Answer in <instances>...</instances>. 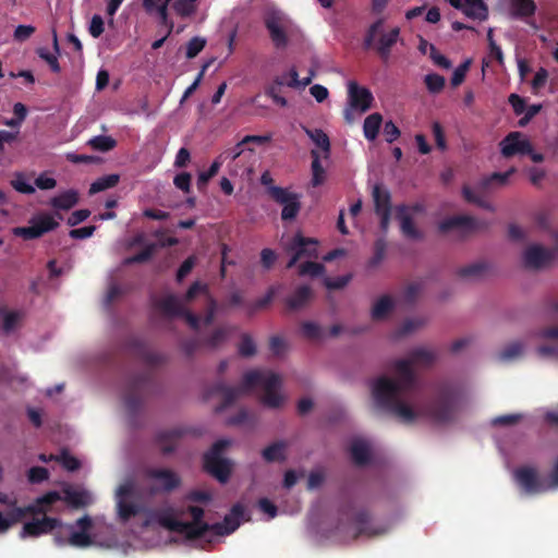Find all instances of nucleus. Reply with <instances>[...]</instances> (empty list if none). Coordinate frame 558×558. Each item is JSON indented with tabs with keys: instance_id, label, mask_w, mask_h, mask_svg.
<instances>
[{
	"instance_id": "f257e3e1",
	"label": "nucleus",
	"mask_w": 558,
	"mask_h": 558,
	"mask_svg": "<svg viewBox=\"0 0 558 558\" xmlns=\"http://www.w3.org/2000/svg\"><path fill=\"white\" fill-rule=\"evenodd\" d=\"M435 359L432 351L415 349L410 353L409 359L395 361L397 378L383 375L372 383L375 405L405 424L414 423L418 416H425L440 425L453 422L460 411L462 396L460 389L451 383L435 385L434 397L428 402L416 408L410 403L413 400L412 395L418 389L413 365L429 366Z\"/></svg>"
},
{
	"instance_id": "f03ea898",
	"label": "nucleus",
	"mask_w": 558,
	"mask_h": 558,
	"mask_svg": "<svg viewBox=\"0 0 558 558\" xmlns=\"http://www.w3.org/2000/svg\"><path fill=\"white\" fill-rule=\"evenodd\" d=\"M262 387L264 393L260 401L264 405L277 409L283 402L282 395L278 391L281 387V377L270 371L253 369L243 375L240 386H228L218 381L210 388L211 395H220L222 402L216 407V412H222L231 407L241 396L248 393L253 388Z\"/></svg>"
},
{
	"instance_id": "7ed1b4c3",
	"label": "nucleus",
	"mask_w": 558,
	"mask_h": 558,
	"mask_svg": "<svg viewBox=\"0 0 558 558\" xmlns=\"http://www.w3.org/2000/svg\"><path fill=\"white\" fill-rule=\"evenodd\" d=\"M186 511L192 517L191 522L178 520L172 508L161 510L157 514L158 523L171 531L184 535L190 541L199 539L210 533L211 524L203 521L204 509L198 506H187Z\"/></svg>"
},
{
	"instance_id": "20e7f679",
	"label": "nucleus",
	"mask_w": 558,
	"mask_h": 558,
	"mask_svg": "<svg viewBox=\"0 0 558 558\" xmlns=\"http://www.w3.org/2000/svg\"><path fill=\"white\" fill-rule=\"evenodd\" d=\"M155 391L156 383L154 374L150 371H145L132 376L128 380L124 392V404L132 420L140 413L144 400L154 395Z\"/></svg>"
},
{
	"instance_id": "39448f33",
	"label": "nucleus",
	"mask_w": 558,
	"mask_h": 558,
	"mask_svg": "<svg viewBox=\"0 0 558 558\" xmlns=\"http://www.w3.org/2000/svg\"><path fill=\"white\" fill-rule=\"evenodd\" d=\"M230 444L228 439L217 440L203 458L204 470L222 484L229 481L232 472L231 461L222 457Z\"/></svg>"
},
{
	"instance_id": "423d86ee",
	"label": "nucleus",
	"mask_w": 558,
	"mask_h": 558,
	"mask_svg": "<svg viewBox=\"0 0 558 558\" xmlns=\"http://www.w3.org/2000/svg\"><path fill=\"white\" fill-rule=\"evenodd\" d=\"M383 25L384 20L379 19L368 27L363 40V46L365 49L374 47L380 59L386 62L390 57L391 48L399 39L400 28L393 27L388 33H381L377 43H375V38L379 34Z\"/></svg>"
},
{
	"instance_id": "0eeeda50",
	"label": "nucleus",
	"mask_w": 558,
	"mask_h": 558,
	"mask_svg": "<svg viewBox=\"0 0 558 558\" xmlns=\"http://www.w3.org/2000/svg\"><path fill=\"white\" fill-rule=\"evenodd\" d=\"M513 480L520 490L525 495H538L546 493L551 487L550 480L546 482L535 466L523 465L513 471Z\"/></svg>"
},
{
	"instance_id": "6e6552de",
	"label": "nucleus",
	"mask_w": 558,
	"mask_h": 558,
	"mask_svg": "<svg viewBox=\"0 0 558 558\" xmlns=\"http://www.w3.org/2000/svg\"><path fill=\"white\" fill-rule=\"evenodd\" d=\"M144 474L151 482V494H169L182 483L180 475L170 469L148 468Z\"/></svg>"
},
{
	"instance_id": "1a4fd4ad",
	"label": "nucleus",
	"mask_w": 558,
	"mask_h": 558,
	"mask_svg": "<svg viewBox=\"0 0 558 558\" xmlns=\"http://www.w3.org/2000/svg\"><path fill=\"white\" fill-rule=\"evenodd\" d=\"M268 195L274 202L282 206L281 219L292 221L301 210V196L289 189L281 186H270Z\"/></svg>"
},
{
	"instance_id": "9d476101",
	"label": "nucleus",
	"mask_w": 558,
	"mask_h": 558,
	"mask_svg": "<svg viewBox=\"0 0 558 558\" xmlns=\"http://www.w3.org/2000/svg\"><path fill=\"white\" fill-rule=\"evenodd\" d=\"M553 238L555 242L553 248L531 245L525 250L523 256L525 267L539 269L548 266L558 256V232H555Z\"/></svg>"
},
{
	"instance_id": "9b49d317",
	"label": "nucleus",
	"mask_w": 558,
	"mask_h": 558,
	"mask_svg": "<svg viewBox=\"0 0 558 558\" xmlns=\"http://www.w3.org/2000/svg\"><path fill=\"white\" fill-rule=\"evenodd\" d=\"M487 222L477 220L471 216H452L442 220L438 229L442 233H447L452 230L460 232L461 236H468L477 231L487 228Z\"/></svg>"
},
{
	"instance_id": "f8f14e48",
	"label": "nucleus",
	"mask_w": 558,
	"mask_h": 558,
	"mask_svg": "<svg viewBox=\"0 0 558 558\" xmlns=\"http://www.w3.org/2000/svg\"><path fill=\"white\" fill-rule=\"evenodd\" d=\"M59 222L50 215L43 214L32 220L28 227H17L14 229V234L23 238L24 240L38 239L45 233L57 229Z\"/></svg>"
},
{
	"instance_id": "ddd939ff",
	"label": "nucleus",
	"mask_w": 558,
	"mask_h": 558,
	"mask_svg": "<svg viewBox=\"0 0 558 558\" xmlns=\"http://www.w3.org/2000/svg\"><path fill=\"white\" fill-rule=\"evenodd\" d=\"M317 245L318 242L311 238H304L298 233L293 236L288 252L292 254L290 260L287 264V268H292L295 264L304 257H317Z\"/></svg>"
},
{
	"instance_id": "4468645a",
	"label": "nucleus",
	"mask_w": 558,
	"mask_h": 558,
	"mask_svg": "<svg viewBox=\"0 0 558 558\" xmlns=\"http://www.w3.org/2000/svg\"><path fill=\"white\" fill-rule=\"evenodd\" d=\"M500 153L505 158L532 153V143L521 132H510L500 143Z\"/></svg>"
},
{
	"instance_id": "2eb2a0df",
	"label": "nucleus",
	"mask_w": 558,
	"mask_h": 558,
	"mask_svg": "<svg viewBox=\"0 0 558 558\" xmlns=\"http://www.w3.org/2000/svg\"><path fill=\"white\" fill-rule=\"evenodd\" d=\"M61 525L62 522L57 518L45 515L41 519H33L32 521L24 523L20 532V538L24 539L27 537H38L40 535L49 534Z\"/></svg>"
},
{
	"instance_id": "dca6fc26",
	"label": "nucleus",
	"mask_w": 558,
	"mask_h": 558,
	"mask_svg": "<svg viewBox=\"0 0 558 558\" xmlns=\"http://www.w3.org/2000/svg\"><path fill=\"white\" fill-rule=\"evenodd\" d=\"M348 98L351 109L366 112L372 108L373 94L366 87L360 86L355 81L348 83Z\"/></svg>"
},
{
	"instance_id": "f3484780",
	"label": "nucleus",
	"mask_w": 558,
	"mask_h": 558,
	"mask_svg": "<svg viewBox=\"0 0 558 558\" xmlns=\"http://www.w3.org/2000/svg\"><path fill=\"white\" fill-rule=\"evenodd\" d=\"M244 515V507L241 504L232 506L230 512L225 515L222 522L211 524V531L216 536H225L233 533L241 523V519Z\"/></svg>"
},
{
	"instance_id": "a211bd4d",
	"label": "nucleus",
	"mask_w": 558,
	"mask_h": 558,
	"mask_svg": "<svg viewBox=\"0 0 558 558\" xmlns=\"http://www.w3.org/2000/svg\"><path fill=\"white\" fill-rule=\"evenodd\" d=\"M133 494V485L131 483L122 484L117 492L118 495V514L121 521L126 522L131 518L137 515L141 512V507L134 502H129L124 499Z\"/></svg>"
},
{
	"instance_id": "6ab92c4d",
	"label": "nucleus",
	"mask_w": 558,
	"mask_h": 558,
	"mask_svg": "<svg viewBox=\"0 0 558 558\" xmlns=\"http://www.w3.org/2000/svg\"><path fill=\"white\" fill-rule=\"evenodd\" d=\"M128 347L138 359L149 366H157L166 361L162 354L150 351L145 342L138 338L130 339Z\"/></svg>"
},
{
	"instance_id": "aec40b11",
	"label": "nucleus",
	"mask_w": 558,
	"mask_h": 558,
	"mask_svg": "<svg viewBox=\"0 0 558 558\" xmlns=\"http://www.w3.org/2000/svg\"><path fill=\"white\" fill-rule=\"evenodd\" d=\"M356 533L354 537H373L385 533V529L374 527L371 521V513L367 510H361L354 515Z\"/></svg>"
},
{
	"instance_id": "412c9836",
	"label": "nucleus",
	"mask_w": 558,
	"mask_h": 558,
	"mask_svg": "<svg viewBox=\"0 0 558 558\" xmlns=\"http://www.w3.org/2000/svg\"><path fill=\"white\" fill-rule=\"evenodd\" d=\"M407 205L397 207V219L400 221V228L404 236L412 240L423 239V233L415 227L412 217L408 214Z\"/></svg>"
},
{
	"instance_id": "4be33fe9",
	"label": "nucleus",
	"mask_w": 558,
	"mask_h": 558,
	"mask_svg": "<svg viewBox=\"0 0 558 558\" xmlns=\"http://www.w3.org/2000/svg\"><path fill=\"white\" fill-rule=\"evenodd\" d=\"M182 435L183 432L180 428L161 430L156 435V442L163 454H170L175 450L177 444Z\"/></svg>"
},
{
	"instance_id": "5701e85b",
	"label": "nucleus",
	"mask_w": 558,
	"mask_h": 558,
	"mask_svg": "<svg viewBox=\"0 0 558 558\" xmlns=\"http://www.w3.org/2000/svg\"><path fill=\"white\" fill-rule=\"evenodd\" d=\"M313 298V290L308 286H301L286 299V305L290 311H298L308 304Z\"/></svg>"
},
{
	"instance_id": "b1692460",
	"label": "nucleus",
	"mask_w": 558,
	"mask_h": 558,
	"mask_svg": "<svg viewBox=\"0 0 558 558\" xmlns=\"http://www.w3.org/2000/svg\"><path fill=\"white\" fill-rule=\"evenodd\" d=\"M461 10L468 17L484 21L488 17V8L484 0H462Z\"/></svg>"
},
{
	"instance_id": "393cba45",
	"label": "nucleus",
	"mask_w": 558,
	"mask_h": 558,
	"mask_svg": "<svg viewBox=\"0 0 558 558\" xmlns=\"http://www.w3.org/2000/svg\"><path fill=\"white\" fill-rule=\"evenodd\" d=\"M287 448L288 444L286 441H275L262 450V457L267 463L283 462L287 459Z\"/></svg>"
},
{
	"instance_id": "a878e982",
	"label": "nucleus",
	"mask_w": 558,
	"mask_h": 558,
	"mask_svg": "<svg viewBox=\"0 0 558 558\" xmlns=\"http://www.w3.org/2000/svg\"><path fill=\"white\" fill-rule=\"evenodd\" d=\"M372 195L376 214L391 211V195L387 189L380 184H375Z\"/></svg>"
},
{
	"instance_id": "bb28decb",
	"label": "nucleus",
	"mask_w": 558,
	"mask_h": 558,
	"mask_svg": "<svg viewBox=\"0 0 558 558\" xmlns=\"http://www.w3.org/2000/svg\"><path fill=\"white\" fill-rule=\"evenodd\" d=\"M509 11L513 19H526L535 14L536 4L533 0H511Z\"/></svg>"
},
{
	"instance_id": "cd10ccee",
	"label": "nucleus",
	"mask_w": 558,
	"mask_h": 558,
	"mask_svg": "<svg viewBox=\"0 0 558 558\" xmlns=\"http://www.w3.org/2000/svg\"><path fill=\"white\" fill-rule=\"evenodd\" d=\"M156 306L169 317H179L184 310V306L174 294L166 295L156 303Z\"/></svg>"
},
{
	"instance_id": "c85d7f7f",
	"label": "nucleus",
	"mask_w": 558,
	"mask_h": 558,
	"mask_svg": "<svg viewBox=\"0 0 558 558\" xmlns=\"http://www.w3.org/2000/svg\"><path fill=\"white\" fill-rule=\"evenodd\" d=\"M350 453L356 465H365L371 460V451L367 442L362 439H354L350 446Z\"/></svg>"
},
{
	"instance_id": "c756f323",
	"label": "nucleus",
	"mask_w": 558,
	"mask_h": 558,
	"mask_svg": "<svg viewBox=\"0 0 558 558\" xmlns=\"http://www.w3.org/2000/svg\"><path fill=\"white\" fill-rule=\"evenodd\" d=\"M515 172L514 168L509 169L506 172H494L488 177L483 178L477 185L480 192H486L490 189L492 185H505L510 175Z\"/></svg>"
},
{
	"instance_id": "7c9ffc66",
	"label": "nucleus",
	"mask_w": 558,
	"mask_h": 558,
	"mask_svg": "<svg viewBox=\"0 0 558 558\" xmlns=\"http://www.w3.org/2000/svg\"><path fill=\"white\" fill-rule=\"evenodd\" d=\"M63 500L74 507V508H81L86 507L90 504L92 498L90 495L86 490H77L73 489L71 487H68L63 489Z\"/></svg>"
},
{
	"instance_id": "2f4dec72",
	"label": "nucleus",
	"mask_w": 558,
	"mask_h": 558,
	"mask_svg": "<svg viewBox=\"0 0 558 558\" xmlns=\"http://www.w3.org/2000/svg\"><path fill=\"white\" fill-rule=\"evenodd\" d=\"M78 202V193L75 190H68L50 199V205L56 209L69 210Z\"/></svg>"
},
{
	"instance_id": "473e14b6",
	"label": "nucleus",
	"mask_w": 558,
	"mask_h": 558,
	"mask_svg": "<svg viewBox=\"0 0 558 558\" xmlns=\"http://www.w3.org/2000/svg\"><path fill=\"white\" fill-rule=\"evenodd\" d=\"M488 271V264L485 262H476L463 267L457 271L458 276L464 279H480Z\"/></svg>"
},
{
	"instance_id": "72a5a7b5",
	"label": "nucleus",
	"mask_w": 558,
	"mask_h": 558,
	"mask_svg": "<svg viewBox=\"0 0 558 558\" xmlns=\"http://www.w3.org/2000/svg\"><path fill=\"white\" fill-rule=\"evenodd\" d=\"M383 117L380 113L375 112L366 117L363 123V133L366 140L374 141L378 136Z\"/></svg>"
},
{
	"instance_id": "f704fd0d",
	"label": "nucleus",
	"mask_w": 558,
	"mask_h": 558,
	"mask_svg": "<svg viewBox=\"0 0 558 558\" xmlns=\"http://www.w3.org/2000/svg\"><path fill=\"white\" fill-rule=\"evenodd\" d=\"M393 308V301L389 295H383L379 298L372 308V318L374 320H381L387 317V315Z\"/></svg>"
},
{
	"instance_id": "c9c22d12",
	"label": "nucleus",
	"mask_w": 558,
	"mask_h": 558,
	"mask_svg": "<svg viewBox=\"0 0 558 558\" xmlns=\"http://www.w3.org/2000/svg\"><path fill=\"white\" fill-rule=\"evenodd\" d=\"M25 517L24 507H15L5 517L0 512V532H7L13 524L21 522Z\"/></svg>"
},
{
	"instance_id": "e433bc0d",
	"label": "nucleus",
	"mask_w": 558,
	"mask_h": 558,
	"mask_svg": "<svg viewBox=\"0 0 558 558\" xmlns=\"http://www.w3.org/2000/svg\"><path fill=\"white\" fill-rule=\"evenodd\" d=\"M264 24L268 32L274 31V28H283L289 27V21L284 16V14L280 11H269L264 16Z\"/></svg>"
},
{
	"instance_id": "4c0bfd02",
	"label": "nucleus",
	"mask_w": 558,
	"mask_h": 558,
	"mask_svg": "<svg viewBox=\"0 0 558 558\" xmlns=\"http://www.w3.org/2000/svg\"><path fill=\"white\" fill-rule=\"evenodd\" d=\"M119 174L114 173L100 177L90 184L89 194L94 195L105 190L114 187L119 183Z\"/></svg>"
},
{
	"instance_id": "58836bf2",
	"label": "nucleus",
	"mask_w": 558,
	"mask_h": 558,
	"mask_svg": "<svg viewBox=\"0 0 558 558\" xmlns=\"http://www.w3.org/2000/svg\"><path fill=\"white\" fill-rule=\"evenodd\" d=\"M221 166H222L221 158H216L206 171H202L198 173L196 184H197V189L199 191H203L206 189L209 180L211 178H214L219 172Z\"/></svg>"
},
{
	"instance_id": "ea45409f",
	"label": "nucleus",
	"mask_w": 558,
	"mask_h": 558,
	"mask_svg": "<svg viewBox=\"0 0 558 558\" xmlns=\"http://www.w3.org/2000/svg\"><path fill=\"white\" fill-rule=\"evenodd\" d=\"M157 247L158 244L156 243H150L146 245L145 248L138 252L137 254L124 258L123 265L129 266L133 264H142L148 262L153 257Z\"/></svg>"
},
{
	"instance_id": "a19ab883",
	"label": "nucleus",
	"mask_w": 558,
	"mask_h": 558,
	"mask_svg": "<svg viewBox=\"0 0 558 558\" xmlns=\"http://www.w3.org/2000/svg\"><path fill=\"white\" fill-rule=\"evenodd\" d=\"M88 145L95 150L109 151L116 147L117 142L111 136L97 135L88 141Z\"/></svg>"
},
{
	"instance_id": "79ce46f5",
	"label": "nucleus",
	"mask_w": 558,
	"mask_h": 558,
	"mask_svg": "<svg viewBox=\"0 0 558 558\" xmlns=\"http://www.w3.org/2000/svg\"><path fill=\"white\" fill-rule=\"evenodd\" d=\"M305 132L308 135V137L315 143V145L318 148L323 149L326 153L329 151V149H330V141H329V137L327 136V134L323 130H320V129H314V130L306 129Z\"/></svg>"
},
{
	"instance_id": "37998d69",
	"label": "nucleus",
	"mask_w": 558,
	"mask_h": 558,
	"mask_svg": "<svg viewBox=\"0 0 558 558\" xmlns=\"http://www.w3.org/2000/svg\"><path fill=\"white\" fill-rule=\"evenodd\" d=\"M424 83L430 94H439L445 88L446 80L437 73H429L425 75Z\"/></svg>"
},
{
	"instance_id": "c03bdc74",
	"label": "nucleus",
	"mask_w": 558,
	"mask_h": 558,
	"mask_svg": "<svg viewBox=\"0 0 558 558\" xmlns=\"http://www.w3.org/2000/svg\"><path fill=\"white\" fill-rule=\"evenodd\" d=\"M463 196L466 202L477 205L481 208L487 209V210H494V207L490 203L485 201L478 193L473 191L469 186H463L462 189Z\"/></svg>"
},
{
	"instance_id": "a18cd8bd",
	"label": "nucleus",
	"mask_w": 558,
	"mask_h": 558,
	"mask_svg": "<svg viewBox=\"0 0 558 558\" xmlns=\"http://www.w3.org/2000/svg\"><path fill=\"white\" fill-rule=\"evenodd\" d=\"M325 266L316 262H305L299 266L300 276L319 277L324 275Z\"/></svg>"
},
{
	"instance_id": "49530a36",
	"label": "nucleus",
	"mask_w": 558,
	"mask_h": 558,
	"mask_svg": "<svg viewBox=\"0 0 558 558\" xmlns=\"http://www.w3.org/2000/svg\"><path fill=\"white\" fill-rule=\"evenodd\" d=\"M36 53L43 59L53 73H60L61 66L58 60V53H51L46 48H37Z\"/></svg>"
},
{
	"instance_id": "de8ad7c7",
	"label": "nucleus",
	"mask_w": 558,
	"mask_h": 558,
	"mask_svg": "<svg viewBox=\"0 0 558 558\" xmlns=\"http://www.w3.org/2000/svg\"><path fill=\"white\" fill-rule=\"evenodd\" d=\"M11 185L15 191L22 194L31 195L35 193V187L32 184H29L26 181L25 175L20 172L15 173L14 178L11 180Z\"/></svg>"
},
{
	"instance_id": "09e8293b",
	"label": "nucleus",
	"mask_w": 558,
	"mask_h": 558,
	"mask_svg": "<svg viewBox=\"0 0 558 558\" xmlns=\"http://www.w3.org/2000/svg\"><path fill=\"white\" fill-rule=\"evenodd\" d=\"M172 9L181 17H189L196 11V5L190 0H175L172 3Z\"/></svg>"
},
{
	"instance_id": "8fccbe9b",
	"label": "nucleus",
	"mask_w": 558,
	"mask_h": 558,
	"mask_svg": "<svg viewBox=\"0 0 558 558\" xmlns=\"http://www.w3.org/2000/svg\"><path fill=\"white\" fill-rule=\"evenodd\" d=\"M425 324V320L422 318H409L403 322V324L397 330L398 337H404L410 335L411 332L417 330Z\"/></svg>"
},
{
	"instance_id": "3c124183",
	"label": "nucleus",
	"mask_w": 558,
	"mask_h": 558,
	"mask_svg": "<svg viewBox=\"0 0 558 558\" xmlns=\"http://www.w3.org/2000/svg\"><path fill=\"white\" fill-rule=\"evenodd\" d=\"M312 157H313V161H312V172H313L312 184L314 186H318L324 181V172L325 171H324L323 166L320 165L319 156H318L317 151L312 150Z\"/></svg>"
},
{
	"instance_id": "603ef678",
	"label": "nucleus",
	"mask_w": 558,
	"mask_h": 558,
	"mask_svg": "<svg viewBox=\"0 0 558 558\" xmlns=\"http://www.w3.org/2000/svg\"><path fill=\"white\" fill-rule=\"evenodd\" d=\"M523 352V344L519 341L509 343L500 353L499 357L502 361H510L519 357Z\"/></svg>"
},
{
	"instance_id": "864d4df0",
	"label": "nucleus",
	"mask_w": 558,
	"mask_h": 558,
	"mask_svg": "<svg viewBox=\"0 0 558 558\" xmlns=\"http://www.w3.org/2000/svg\"><path fill=\"white\" fill-rule=\"evenodd\" d=\"M69 545L78 548H85L93 544V539L88 533L73 532L68 538Z\"/></svg>"
},
{
	"instance_id": "5fc2aeb1",
	"label": "nucleus",
	"mask_w": 558,
	"mask_h": 558,
	"mask_svg": "<svg viewBox=\"0 0 558 558\" xmlns=\"http://www.w3.org/2000/svg\"><path fill=\"white\" fill-rule=\"evenodd\" d=\"M228 338V329L227 328H217L213 331V333L204 340V344L210 348H217L222 344Z\"/></svg>"
},
{
	"instance_id": "6e6d98bb",
	"label": "nucleus",
	"mask_w": 558,
	"mask_h": 558,
	"mask_svg": "<svg viewBox=\"0 0 558 558\" xmlns=\"http://www.w3.org/2000/svg\"><path fill=\"white\" fill-rule=\"evenodd\" d=\"M287 32H288V27L278 28V29L274 28V31L268 32L269 37L276 48L280 49V48H286L288 46L289 37H288Z\"/></svg>"
},
{
	"instance_id": "4d7b16f0",
	"label": "nucleus",
	"mask_w": 558,
	"mask_h": 558,
	"mask_svg": "<svg viewBox=\"0 0 558 558\" xmlns=\"http://www.w3.org/2000/svg\"><path fill=\"white\" fill-rule=\"evenodd\" d=\"M239 353L243 357H250L256 353V345L250 335L244 333L242 336L239 344Z\"/></svg>"
},
{
	"instance_id": "13d9d810",
	"label": "nucleus",
	"mask_w": 558,
	"mask_h": 558,
	"mask_svg": "<svg viewBox=\"0 0 558 558\" xmlns=\"http://www.w3.org/2000/svg\"><path fill=\"white\" fill-rule=\"evenodd\" d=\"M301 329L303 336L310 340H317L320 339L323 336V330L320 326L313 322L303 323Z\"/></svg>"
},
{
	"instance_id": "bf43d9fd",
	"label": "nucleus",
	"mask_w": 558,
	"mask_h": 558,
	"mask_svg": "<svg viewBox=\"0 0 558 558\" xmlns=\"http://www.w3.org/2000/svg\"><path fill=\"white\" fill-rule=\"evenodd\" d=\"M206 46V40L202 37H193L186 45V58H195Z\"/></svg>"
},
{
	"instance_id": "052dcab7",
	"label": "nucleus",
	"mask_w": 558,
	"mask_h": 558,
	"mask_svg": "<svg viewBox=\"0 0 558 558\" xmlns=\"http://www.w3.org/2000/svg\"><path fill=\"white\" fill-rule=\"evenodd\" d=\"M157 14L159 16L160 24L167 27V36H170L173 32L174 23L169 19L167 3H161L160 7H158Z\"/></svg>"
},
{
	"instance_id": "680f3d73",
	"label": "nucleus",
	"mask_w": 558,
	"mask_h": 558,
	"mask_svg": "<svg viewBox=\"0 0 558 558\" xmlns=\"http://www.w3.org/2000/svg\"><path fill=\"white\" fill-rule=\"evenodd\" d=\"M432 132H433V135H434V140H435L436 146L440 150L447 149V142H446V136H445V131H444V129H442V126H441V124L439 122H434L432 124Z\"/></svg>"
},
{
	"instance_id": "e2e57ef3",
	"label": "nucleus",
	"mask_w": 558,
	"mask_h": 558,
	"mask_svg": "<svg viewBox=\"0 0 558 558\" xmlns=\"http://www.w3.org/2000/svg\"><path fill=\"white\" fill-rule=\"evenodd\" d=\"M191 181L192 175L189 172H181L174 177L173 184L177 189L181 190L182 192L190 193Z\"/></svg>"
},
{
	"instance_id": "0e129e2a",
	"label": "nucleus",
	"mask_w": 558,
	"mask_h": 558,
	"mask_svg": "<svg viewBox=\"0 0 558 558\" xmlns=\"http://www.w3.org/2000/svg\"><path fill=\"white\" fill-rule=\"evenodd\" d=\"M429 57L436 65L442 69L448 70L452 65L451 61L444 54L439 53L434 45H429Z\"/></svg>"
},
{
	"instance_id": "69168bd1",
	"label": "nucleus",
	"mask_w": 558,
	"mask_h": 558,
	"mask_svg": "<svg viewBox=\"0 0 558 558\" xmlns=\"http://www.w3.org/2000/svg\"><path fill=\"white\" fill-rule=\"evenodd\" d=\"M351 280L350 275L339 276L335 279L331 278H325L324 284L329 290H338L344 288L349 281Z\"/></svg>"
},
{
	"instance_id": "338daca9",
	"label": "nucleus",
	"mask_w": 558,
	"mask_h": 558,
	"mask_svg": "<svg viewBox=\"0 0 558 558\" xmlns=\"http://www.w3.org/2000/svg\"><path fill=\"white\" fill-rule=\"evenodd\" d=\"M58 460L64 469L71 472L76 471L81 466L80 460L66 451H63Z\"/></svg>"
},
{
	"instance_id": "774afa93",
	"label": "nucleus",
	"mask_w": 558,
	"mask_h": 558,
	"mask_svg": "<svg viewBox=\"0 0 558 558\" xmlns=\"http://www.w3.org/2000/svg\"><path fill=\"white\" fill-rule=\"evenodd\" d=\"M49 477V472L43 466H33L28 471V480L31 483H41Z\"/></svg>"
}]
</instances>
